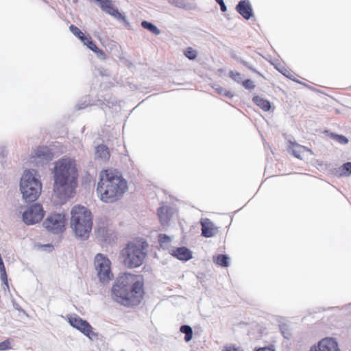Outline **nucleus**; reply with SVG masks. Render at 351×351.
I'll use <instances>...</instances> for the list:
<instances>
[{"label":"nucleus","instance_id":"15","mask_svg":"<svg viewBox=\"0 0 351 351\" xmlns=\"http://www.w3.org/2000/svg\"><path fill=\"white\" fill-rule=\"evenodd\" d=\"M171 254L178 259L187 261L193 258L192 252L186 247H180L171 250Z\"/></svg>","mask_w":351,"mask_h":351},{"label":"nucleus","instance_id":"35","mask_svg":"<svg viewBox=\"0 0 351 351\" xmlns=\"http://www.w3.org/2000/svg\"><path fill=\"white\" fill-rule=\"evenodd\" d=\"M278 70L281 73H282L285 76L287 77L288 78L293 80V81H295V79L294 77V74L292 73L291 71L287 70V69H278Z\"/></svg>","mask_w":351,"mask_h":351},{"label":"nucleus","instance_id":"46","mask_svg":"<svg viewBox=\"0 0 351 351\" xmlns=\"http://www.w3.org/2000/svg\"><path fill=\"white\" fill-rule=\"evenodd\" d=\"M218 4H221L223 2V0H215Z\"/></svg>","mask_w":351,"mask_h":351},{"label":"nucleus","instance_id":"40","mask_svg":"<svg viewBox=\"0 0 351 351\" xmlns=\"http://www.w3.org/2000/svg\"><path fill=\"white\" fill-rule=\"evenodd\" d=\"M256 351H276V349L274 346L271 345L263 348H259Z\"/></svg>","mask_w":351,"mask_h":351},{"label":"nucleus","instance_id":"33","mask_svg":"<svg viewBox=\"0 0 351 351\" xmlns=\"http://www.w3.org/2000/svg\"><path fill=\"white\" fill-rule=\"evenodd\" d=\"M280 328L283 337L285 339H289L291 337V332L287 326L286 324H281Z\"/></svg>","mask_w":351,"mask_h":351},{"label":"nucleus","instance_id":"48","mask_svg":"<svg viewBox=\"0 0 351 351\" xmlns=\"http://www.w3.org/2000/svg\"><path fill=\"white\" fill-rule=\"evenodd\" d=\"M243 63L244 64V65H245L246 66L248 67V65H247V64L245 62H243ZM249 68L251 69L250 66H249Z\"/></svg>","mask_w":351,"mask_h":351},{"label":"nucleus","instance_id":"49","mask_svg":"<svg viewBox=\"0 0 351 351\" xmlns=\"http://www.w3.org/2000/svg\"><path fill=\"white\" fill-rule=\"evenodd\" d=\"M73 2L74 3H77L78 2V0H73Z\"/></svg>","mask_w":351,"mask_h":351},{"label":"nucleus","instance_id":"9","mask_svg":"<svg viewBox=\"0 0 351 351\" xmlns=\"http://www.w3.org/2000/svg\"><path fill=\"white\" fill-rule=\"evenodd\" d=\"M66 317L69 324L73 328L79 330L90 339L97 338L98 333L93 330V328L87 320L82 319L77 314L67 315Z\"/></svg>","mask_w":351,"mask_h":351},{"label":"nucleus","instance_id":"18","mask_svg":"<svg viewBox=\"0 0 351 351\" xmlns=\"http://www.w3.org/2000/svg\"><path fill=\"white\" fill-rule=\"evenodd\" d=\"M289 149H291L293 156L300 159L302 158V154L305 152H308L311 154H313V152L311 149L295 143L291 142Z\"/></svg>","mask_w":351,"mask_h":351},{"label":"nucleus","instance_id":"21","mask_svg":"<svg viewBox=\"0 0 351 351\" xmlns=\"http://www.w3.org/2000/svg\"><path fill=\"white\" fill-rule=\"evenodd\" d=\"M70 32L82 43H84L86 38L89 36L88 34L83 33L77 26L71 24L69 26Z\"/></svg>","mask_w":351,"mask_h":351},{"label":"nucleus","instance_id":"26","mask_svg":"<svg viewBox=\"0 0 351 351\" xmlns=\"http://www.w3.org/2000/svg\"><path fill=\"white\" fill-rule=\"evenodd\" d=\"M329 136L341 145H346L348 143V138L343 135L337 134L331 132L330 133Z\"/></svg>","mask_w":351,"mask_h":351},{"label":"nucleus","instance_id":"39","mask_svg":"<svg viewBox=\"0 0 351 351\" xmlns=\"http://www.w3.org/2000/svg\"><path fill=\"white\" fill-rule=\"evenodd\" d=\"M223 351H243V350L239 347H235L234 346H226L224 347Z\"/></svg>","mask_w":351,"mask_h":351},{"label":"nucleus","instance_id":"14","mask_svg":"<svg viewBox=\"0 0 351 351\" xmlns=\"http://www.w3.org/2000/svg\"><path fill=\"white\" fill-rule=\"evenodd\" d=\"M236 10L247 20L253 15L252 5L249 0H241L236 6Z\"/></svg>","mask_w":351,"mask_h":351},{"label":"nucleus","instance_id":"42","mask_svg":"<svg viewBox=\"0 0 351 351\" xmlns=\"http://www.w3.org/2000/svg\"><path fill=\"white\" fill-rule=\"evenodd\" d=\"M12 303L14 309L19 312H25L24 310L21 307V306L15 301L14 299L12 300Z\"/></svg>","mask_w":351,"mask_h":351},{"label":"nucleus","instance_id":"30","mask_svg":"<svg viewBox=\"0 0 351 351\" xmlns=\"http://www.w3.org/2000/svg\"><path fill=\"white\" fill-rule=\"evenodd\" d=\"M351 173V162L343 164L341 167V175L348 176Z\"/></svg>","mask_w":351,"mask_h":351},{"label":"nucleus","instance_id":"25","mask_svg":"<svg viewBox=\"0 0 351 351\" xmlns=\"http://www.w3.org/2000/svg\"><path fill=\"white\" fill-rule=\"evenodd\" d=\"M171 241V239L170 237H169L165 234H159L158 242H159L161 247L167 248L169 246Z\"/></svg>","mask_w":351,"mask_h":351},{"label":"nucleus","instance_id":"5","mask_svg":"<svg viewBox=\"0 0 351 351\" xmlns=\"http://www.w3.org/2000/svg\"><path fill=\"white\" fill-rule=\"evenodd\" d=\"M148 243L143 238L129 241L121 250L119 259L125 267L133 269L143 265L147 256Z\"/></svg>","mask_w":351,"mask_h":351},{"label":"nucleus","instance_id":"6","mask_svg":"<svg viewBox=\"0 0 351 351\" xmlns=\"http://www.w3.org/2000/svg\"><path fill=\"white\" fill-rule=\"evenodd\" d=\"M20 191L23 200L31 204L41 194L42 184L34 169H25L20 179Z\"/></svg>","mask_w":351,"mask_h":351},{"label":"nucleus","instance_id":"3","mask_svg":"<svg viewBox=\"0 0 351 351\" xmlns=\"http://www.w3.org/2000/svg\"><path fill=\"white\" fill-rule=\"evenodd\" d=\"M99 177L96 190L101 201L112 204L123 196L128 189V182L119 170H104L100 173Z\"/></svg>","mask_w":351,"mask_h":351},{"label":"nucleus","instance_id":"44","mask_svg":"<svg viewBox=\"0 0 351 351\" xmlns=\"http://www.w3.org/2000/svg\"><path fill=\"white\" fill-rule=\"evenodd\" d=\"M220 5V8H221V10L222 12H226L227 8H226V6L224 3V1L221 3V4H219Z\"/></svg>","mask_w":351,"mask_h":351},{"label":"nucleus","instance_id":"28","mask_svg":"<svg viewBox=\"0 0 351 351\" xmlns=\"http://www.w3.org/2000/svg\"><path fill=\"white\" fill-rule=\"evenodd\" d=\"M12 339L8 338L3 341L0 342V351H6L12 348Z\"/></svg>","mask_w":351,"mask_h":351},{"label":"nucleus","instance_id":"31","mask_svg":"<svg viewBox=\"0 0 351 351\" xmlns=\"http://www.w3.org/2000/svg\"><path fill=\"white\" fill-rule=\"evenodd\" d=\"M215 89V91L219 95H224L229 98H232L233 97V94L230 91H229L226 89H224L222 87L217 86Z\"/></svg>","mask_w":351,"mask_h":351},{"label":"nucleus","instance_id":"8","mask_svg":"<svg viewBox=\"0 0 351 351\" xmlns=\"http://www.w3.org/2000/svg\"><path fill=\"white\" fill-rule=\"evenodd\" d=\"M66 218L64 213H52L43 222V226L54 234L62 233L66 228Z\"/></svg>","mask_w":351,"mask_h":351},{"label":"nucleus","instance_id":"24","mask_svg":"<svg viewBox=\"0 0 351 351\" xmlns=\"http://www.w3.org/2000/svg\"><path fill=\"white\" fill-rule=\"evenodd\" d=\"M229 257L227 255L219 254L213 258V261L221 267H228L229 265Z\"/></svg>","mask_w":351,"mask_h":351},{"label":"nucleus","instance_id":"36","mask_svg":"<svg viewBox=\"0 0 351 351\" xmlns=\"http://www.w3.org/2000/svg\"><path fill=\"white\" fill-rule=\"evenodd\" d=\"M230 76L232 80L237 82H241L243 80L241 74L238 72L230 71Z\"/></svg>","mask_w":351,"mask_h":351},{"label":"nucleus","instance_id":"13","mask_svg":"<svg viewBox=\"0 0 351 351\" xmlns=\"http://www.w3.org/2000/svg\"><path fill=\"white\" fill-rule=\"evenodd\" d=\"M200 223L203 237L210 238L217 234L218 228L209 219H202Z\"/></svg>","mask_w":351,"mask_h":351},{"label":"nucleus","instance_id":"34","mask_svg":"<svg viewBox=\"0 0 351 351\" xmlns=\"http://www.w3.org/2000/svg\"><path fill=\"white\" fill-rule=\"evenodd\" d=\"M141 26L143 28L147 29L151 33L154 34V23L145 20L141 21Z\"/></svg>","mask_w":351,"mask_h":351},{"label":"nucleus","instance_id":"12","mask_svg":"<svg viewBox=\"0 0 351 351\" xmlns=\"http://www.w3.org/2000/svg\"><path fill=\"white\" fill-rule=\"evenodd\" d=\"M309 351H341L337 341L332 338L321 340L317 346H313Z\"/></svg>","mask_w":351,"mask_h":351},{"label":"nucleus","instance_id":"38","mask_svg":"<svg viewBox=\"0 0 351 351\" xmlns=\"http://www.w3.org/2000/svg\"><path fill=\"white\" fill-rule=\"evenodd\" d=\"M243 85L247 89H252L254 87V82L250 80H246L243 82Z\"/></svg>","mask_w":351,"mask_h":351},{"label":"nucleus","instance_id":"37","mask_svg":"<svg viewBox=\"0 0 351 351\" xmlns=\"http://www.w3.org/2000/svg\"><path fill=\"white\" fill-rule=\"evenodd\" d=\"M94 53L97 55V57L101 60H104L107 58L104 51L99 48H98L96 52Z\"/></svg>","mask_w":351,"mask_h":351},{"label":"nucleus","instance_id":"16","mask_svg":"<svg viewBox=\"0 0 351 351\" xmlns=\"http://www.w3.org/2000/svg\"><path fill=\"white\" fill-rule=\"evenodd\" d=\"M32 157L49 162L52 160L53 154L48 147L43 146L36 148Z\"/></svg>","mask_w":351,"mask_h":351},{"label":"nucleus","instance_id":"2","mask_svg":"<svg viewBox=\"0 0 351 351\" xmlns=\"http://www.w3.org/2000/svg\"><path fill=\"white\" fill-rule=\"evenodd\" d=\"M53 191L59 197H72L77 186L78 172L75 161L62 158L56 161L52 171Z\"/></svg>","mask_w":351,"mask_h":351},{"label":"nucleus","instance_id":"27","mask_svg":"<svg viewBox=\"0 0 351 351\" xmlns=\"http://www.w3.org/2000/svg\"><path fill=\"white\" fill-rule=\"evenodd\" d=\"M83 44L93 52H96L97 49L99 48L90 36L86 38Z\"/></svg>","mask_w":351,"mask_h":351},{"label":"nucleus","instance_id":"45","mask_svg":"<svg viewBox=\"0 0 351 351\" xmlns=\"http://www.w3.org/2000/svg\"><path fill=\"white\" fill-rule=\"evenodd\" d=\"M160 29H158L155 26V35H158V34H160Z\"/></svg>","mask_w":351,"mask_h":351},{"label":"nucleus","instance_id":"23","mask_svg":"<svg viewBox=\"0 0 351 351\" xmlns=\"http://www.w3.org/2000/svg\"><path fill=\"white\" fill-rule=\"evenodd\" d=\"M180 331L185 335L184 340L186 342L191 341L193 338V330L190 326L183 325L180 327Z\"/></svg>","mask_w":351,"mask_h":351},{"label":"nucleus","instance_id":"19","mask_svg":"<svg viewBox=\"0 0 351 351\" xmlns=\"http://www.w3.org/2000/svg\"><path fill=\"white\" fill-rule=\"evenodd\" d=\"M97 101V105L101 106V108H104V106L111 108L118 104L117 99L109 93H106L104 96V100L99 99Z\"/></svg>","mask_w":351,"mask_h":351},{"label":"nucleus","instance_id":"32","mask_svg":"<svg viewBox=\"0 0 351 351\" xmlns=\"http://www.w3.org/2000/svg\"><path fill=\"white\" fill-rule=\"evenodd\" d=\"M169 3L179 8H186V3L185 0H168Z\"/></svg>","mask_w":351,"mask_h":351},{"label":"nucleus","instance_id":"41","mask_svg":"<svg viewBox=\"0 0 351 351\" xmlns=\"http://www.w3.org/2000/svg\"><path fill=\"white\" fill-rule=\"evenodd\" d=\"M41 248L45 251L51 252L53 250V245L51 243L43 244Z\"/></svg>","mask_w":351,"mask_h":351},{"label":"nucleus","instance_id":"20","mask_svg":"<svg viewBox=\"0 0 351 351\" xmlns=\"http://www.w3.org/2000/svg\"><path fill=\"white\" fill-rule=\"evenodd\" d=\"M252 101L264 111H269L271 108L270 102L259 96L254 97Z\"/></svg>","mask_w":351,"mask_h":351},{"label":"nucleus","instance_id":"22","mask_svg":"<svg viewBox=\"0 0 351 351\" xmlns=\"http://www.w3.org/2000/svg\"><path fill=\"white\" fill-rule=\"evenodd\" d=\"M96 154L99 158H100L101 159L105 160V159L109 158V157H110L109 149L104 144L99 145L96 147Z\"/></svg>","mask_w":351,"mask_h":351},{"label":"nucleus","instance_id":"11","mask_svg":"<svg viewBox=\"0 0 351 351\" xmlns=\"http://www.w3.org/2000/svg\"><path fill=\"white\" fill-rule=\"evenodd\" d=\"M177 208L173 205L163 204L158 208V217L164 227L169 225L172 217L176 214Z\"/></svg>","mask_w":351,"mask_h":351},{"label":"nucleus","instance_id":"29","mask_svg":"<svg viewBox=\"0 0 351 351\" xmlns=\"http://www.w3.org/2000/svg\"><path fill=\"white\" fill-rule=\"evenodd\" d=\"M184 55L189 60H195L197 56V52L192 47H188L184 51Z\"/></svg>","mask_w":351,"mask_h":351},{"label":"nucleus","instance_id":"1","mask_svg":"<svg viewBox=\"0 0 351 351\" xmlns=\"http://www.w3.org/2000/svg\"><path fill=\"white\" fill-rule=\"evenodd\" d=\"M144 295L141 276L125 272L120 274L111 288L112 299L124 306L138 305Z\"/></svg>","mask_w":351,"mask_h":351},{"label":"nucleus","instance_id":"43","mask_svg":"<svg viewBox=\"0 0 351 351\" xmlns=\"http://www.w3.org/2000/svg\"><path fill=\"white\" fill-rule=\"evenodd\" d=\"M89 105H90L89 104H86L85 102H84V103H78V104H76L75 108H76L77 110H82V109L86 108Z\"/></svg>","mask_w":351,"mask_h":351},{"label":"nucleus","instance_id":"10","mask_svg":"<svg viewBox=\"0 0 351 351\" xmlns=\"http://www.w3.org/2000/svg\"><path fill=\"white\" fill-rule=\"evenodd\" d=\"M45 211L41 204L35 203L30 205L23 213L22 221L27 226L36 224L44 218Z\"/></svg>","mask_w":351,"mask_h":351},{"label":"nucleus","instance_id":"47","mask_svg":"<svg viewBox=\"0 0 351 351\" xmlns=\"http://www.w3.org/2000/svg\"><path fill=\"white\" fill-rule=\"evenodd\" d=\"M3 158V154L0 152V159Z\"/></svg>","mask_w":351,"mask_h":351},{"label":"nucleus","instance_id":"17","mask_svg":"<svg viewBox=\"0 0 351 351\" xmlns=\"http://www.w3.org/2000/svg\"><path fill=\"white\" fill-rule=\"evenodd\" d=\"M96 237L101 242L110 243L113 241V232L106 227H99L96 230Z\"/></svg>","mask_w":351,"mask_h":351},{"label":"nucleus","instance_id":"4","mask_svg":"<svg viewBox=\"0 0 351 351\" xmlns=\"http://www.w3.org/2000/svg\"><path fill=\"white\" fill-rule=\"evenodd\" d=\"M70 226L76 238L86 241L92 230L93 217L90 209L82 205H75L71 211Z\"/></svg>","mask_w":351,"mask_h":351},{"label":"nucleus","instance_id":"7","mask_svg":"<svg viewBox=\"0 0 351 351\" xmlns=\"http://www.w3.org/2000/svg\"><path fill=\"white\" fill-rule=\"evenodd\" d=\"M111 261L107 255L98 253L94 258L95 269L101 284L105 285L114 278L111 269Z\"/></svg>","mask_w":351,"mask_h":351}]
</instances>
